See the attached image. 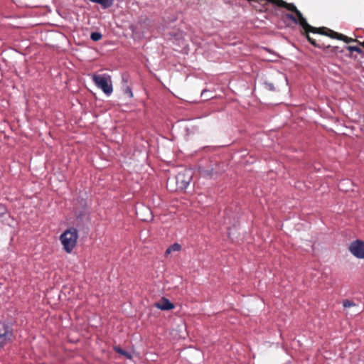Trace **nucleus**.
<instances>
[{
    "instance_id": "1",
    "label": "nucleus",
    "mask_w": 364,
    "mask_h": 364,
    "mask_svg": "<svg viewBox=\"0 0 364 364\" xmlns=\"http://www.w3.org/2000/svg\"><path fill=\"white\" fill-rule=\"evenodd\" d=\"M301 27L304 30L303 34L306 37L309 42L311 44H312L314 46L318 47L320 48H331L330 45L326 46L324 43H321V44L317 43L316 42V41L309 36L310 32L313 33H318V34L326 36V32L328 30V28H327L326 27H320V28L314 27L307 23L306 18L301 19Z\"/></svg>"
},
{
    "instance_id": "2",
    "label": "nucleus",
    "mask_w": 364,
    "mask_h": 364,
    "mask_svg": "<svg viewBox=\"0 0 364 364\" xmlns=\"http://www.w3.org/2000/svg\"><path fill=\"white\" fill-rule=\"evenodd\" d=\"M78 238L77 230L74 228L66 230L60 237L66 252L70 253L75 247Z\"/></svg>"
},
{
    "instance_id": "3",
    "label": "nucleus",
    "mask_w": 364,
    "mask_h": 364,
    "mask_svg": "<svg viewBox=\"0 0 364 364\" xmlns=\"http://www.w3.org/2000/svg\"><path fill=\"white\" fill-rule=\"evenodd\" d=\"M92 80L95 85L101 89L105 94L109 95L113 92L112 78L109 74L105 73L102 75L93 74Z\"/></svg>"
},
{
    "instance_id": "4",
    "label": "nucleus",
    "mask_w": 364,
    "mask_h": 364,
    "mask_svg": "<svg viewBox=\"0 0 364 364\" xmlns=\"http://www.w3.org/2000/svg\"><path fill=\"white\" fill-rule=\"evenodd\" d=\"M192 180V172L190 170H185L179 172L176 176V189L184 191L186 189Z\"/></svg>"
},
{
    "instance_id": "5",
    "label": "nucleus",
    "mask_w": 364,
    "mask_h": 364,
    "mask_svg": "<svg viewBox=\"0 0 364 364\" xmlns=\"http://www.w3.org/2000/svg\"><path fill=\"white\" fill-rule=\"evenodd\" d=\"M286 6H279L278 7L285 8L288 11H292L295 15L292 14H287L285 17L288 19L291 20L294 23L299 24L301 26V19L305 18L301 11L297 9L296 6L291 3L287 2Z\"/></svg>"
},
{
    "instance_id": "6",
    "label": "nucleus",
    "mask_w": 364,
    "mask_h": 364,
    "mask_svg": "<svg viewBox=\"0 0 364 364\" xmlns=\"http://www.w3.org/2000/svg\"><path fill=\"white\" fill-rule=\"evenodd\" d=\"M349 250L357 258L364 259V242L357 240L350 243Z\"/></svg>"
},
{
    "instance_id": "7",
    "label": "nucleus",
    "mask_w": 364,
    "mask_h": 364,
    "mask_svg": "<svg viewBox=\"0 0 364 364\" xmlns=\"http://www.w3.org/2000/svg\"><path fill=\"white\" fill-rule=\"evenodd\" d=\"M13 336L12 331L9 326H5L4 332L0 333V348L3 347L11 341Z\"/></svg>"
},
{
    "instance_id": "8",
    "label": "nucleus",
    "mask_w": 364,
    "mask_h": 364,
    "mask_svg": "<svg viewBox=\"0 0 364 364\" xmlns=\"http://www.w3.org/2000/svg\"><path fill=\"white\" fill-rule=\"evenodd\" d=\"M154 306L163 311L171 310L174 308L173 304L165 297H162L159 301L154 304Z\"/></svg>"
},
{
    "instance_id": "9",
    "label": "nucleus",
    "mask_w": 364,
    "mask_h": 364,
    "mask_svg": "<svg viewBox=\"0 0 364 364\" xmlns=\"http://www.w3.org/2000/svg\"><path fill=\"white\" fill-rule=\"evenodd\" d=\"M181 250V245L178 243H174L167 248L165 255H169L172 252H179Z\"/></svg>"
},
{
    "instance_id": "10",
    "label": "nucleus",
    "mask_w": 364,
    "mask_h": 364,
    "mask_svg": "<svg viewBox=\"0 0 364 364\" xmlns=\"http://www.w3.org/2000/svg\"><path fill=\"white\" fill-rule=\"evenodd\" d=\"M326 36H329L331 38H335L341 41V38H342L343 34L338 33L328 28V30L326 32Z\"/></svg>"
},
{
    "instance_id": "11",
    "label": "nucleus",
    "mask_w": 364,
    "mask_h": 364,
    "mask_svg": "<svg viewBox=\"0 0 364 364\" xmlns=\"http://www.w3.org/2000/svg\"><path fill=\"white\" fill-rule=\"evenodd\" d=\"M114 350L115 352H117V353L120 354V355H124V357H126L127 358H129V359H131L132 358V355L127 352L126 350L122 349L119 346H114Z\"/></svg>"
},
{
    "instance_id": "12",
    "label": "nucleus",
    "mask_w": 364,
    "mask_h": 364,
    "mask_svg": "<svg viewBox=\"0 0 364 364\" xmlns=\"http://www.w3.org/2000/svg\"><path fill=\"white\" fill-rule=\"evenodd\" d=\"M102 36L100 33L98 32H92L90 35V38L93 41H100L102 38Z\"/></svg>"
},
{
    "instance_id": "13",
    "label": "nucleus",
    "mask_w": 364,
    "mask_h": 364,
    "mask_svg": "<svg viewBox=\"0 0 364 364\" xmlns=\"http://www.w3.org/2000/svg\"><path fill=\"white\" fill-rule=\"evenodd\" d=\"M341 41H344L346 43H350L353 42H359L357 39H354L350 37H348L343 34L342 38H341Z\"/></svg>"
},
{
    "instance_id": "14",
    "label": "nucleus",
    "mask_w": 364,
    "mask_h": 364,
    "mask_svg": "<svg viewBox=\"0 0 364 364\" xmlns=\"http://www.w3.org/2000/svg\"><path fill=\"white\" fill-rule=\"evenodd\" d=\"M346 48L350 51V52H357L358 53H361L363 52L362 49L360 48L358 46H347Z\"/></svg>"
},
{
    "instance_id": "15",
    "label": "nucleus",
    "mask_w": 364,
    "mask_h": 364,
    "mask_svg": "<svg viewBox=\"0 0 364 364\" xmlns=\"http://www.w3.org/2000/svg\"><path fill=\"white\" fill-rule=\"evenodd\" d=\"M264 87L269 91H274L275 87L273 83L269 82H264Z\"/></svg>"
},
{
    "instance_id": "16",
    "label": "nucleus",
    "mask_w": 364,
    "mask_h": 364,
    "mask_svg": "<svg viewBox=\"0 0 364 364\" xmlns=\"http://www.w3.org/2000/svg\"><path fill=\"white\" fill-rule=\"evenodd\" d=\"M343 305L345 308H349L355 306V304L351 301L346 299L343 301Z\"/></svg>"
},
{
    "instance_id": "17",
    "label": "nucleus",
    "mask_w": 364,
    "mask_h": 364,
    "mask_svg": "<svg viewBox=\"0 0 364 364\" xmlns=\"http://www.w3.org/2000/svg\"><path fill=\"white\" fill-rule=\"evenodd\" d=\"M92 2L100 4L102 6H106L107 0H90Z\"/></svg>"
},
{
    "instance_id": "18",
    "label": "nucleus",
    "mask_w": 364,
    "mask_h": 364,
    "mask_svg": "<svg viewBox=\"0 0 364 364\" xmlns=\"http://www.w3.org/2000/svg\"><path fill=\"white\" fill-rule=\"evenodd\" d=\"M125 94L128 95L130 97L133 96V93L132 92V90L127 87L125 90Z\"/></svg>"
},
{
    "instance_id": "19",
    "label": "nucleus",
    "mask_w": 364,
    "mask_h": 364,
    "mask_svg": "<svg viewBox=\"0 0 364 364\" xmlns=\"http://www.w3.org/2000/svg\"><path fill=\"white\" fill-rule=\"evenodd\" d=\"M331 51L335 53H336L337 52H342V50H339V48L338 46L333 47Z\"/></svg>"
},
{
    "instance_id": "20",
    "label": "nucleus",
    "mask_w": 364,
    "mask_h": 364,
    "mask_svg": "<svg viewBox=\"0 0 364 364\" xmlns=\"http://www.w3.org/2000/svg\"><path fill=\"white\" fill-rule=\"evenodd\" d=\"M363 47H364V41L363 42H358Z\"/></svg>"
}]
</instances>
